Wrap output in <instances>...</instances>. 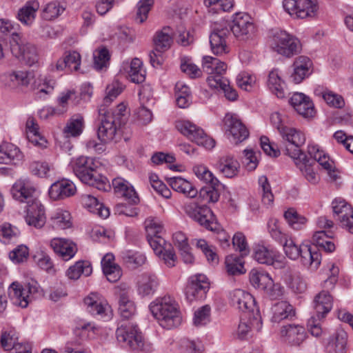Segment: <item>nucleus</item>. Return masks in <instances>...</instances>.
Listing matches in <instances>:
<instances>
[{"label":"nucleus","mask_w":353,"mask_h":353,"mask_svg":"<svg viewBox=\"0 0 353 353\" xmlns=\"http://www.w3.org/2000/svg\"><path fill=\"white\" fill-rule=\"evenodd\" d=\"M203 70L209 74L207 82L212 88H217L219 83L226 79L223 77V74L226 72L227 65L216 58L210 56L204 57Z\"/></svg>","instance_id":"f3484780"},{"label":"nucleus","mask_w":353,"mask_h":353,"mask_svg":"<svg viewBox=\"0 0 353 353\" xmlns=\"http://www.w3.org/2000/svg\"><path fill=\"white\" fill-rule=\"evenodd\" d=\"M210 283L204 274H196L190 277L185 289V295L190 301L203 299L209 289Z\"/></svg>","instance_id":"6ab92c4d"},{"label":"nucleus","mask_w":353,"mask_h":353,"mask_svg":"<svg viewBox=\"0 0 353 353\" xmlns=\"http://www.w3.org/2000/svg\"><path fill=\"white\" fill-rule=\"evenodd\" d=\"M230 30L239 40L252 38L256 32V27L251 17L245 12H236L232 16Z\"/></svg>","instance_id":"2eb2a0df"},{"label":"nucleus","mask_w":353,"mask_h":353,"mask_svg":"<svg viewBox=\"0 0 353 353\" xmlns=\"http://www.w3.org/2000/svg\"><path fill=\"white\" fill-rule=\"evenodd\" d=\"M74 174L85 184L101 191L110 189L108 179L98 170L97 163L93 158L81 156L70 161Z\"/></svg>","instance_id":"7ed1b4c3"},{"label":"nucleus","mask_w":353,"mask_h":353,"mask_svg":"<svg viewBox=\"0 0 353 353\" xmlns=\"http://www.w3.org/2000/svg\"><path fill=\"white\" fill-rule=\"evenodd\" d=\"M147 236H161L163 230V225L157 218L150 217L145 221Z\"/></svg>","instance_id":"052dcab7"},{"label":"nucleus","mask_w":353,"mask_h":353,"mask_svg":"<svg viewBox=\"0 0 353 353\" xmlns=\"http://www.w3.org/2000/svg\"><path fill=\"white\" fill-rule=\"evenodd\" d=\"M279 134L281 137L280 148L285 154L293 159L305 154L301 150L305 142V136L302 131L287 126L280 130Z\"/></svg>","instance_id":"423d86ee"},{"label":"nucleus","mask_w":353,"mask_h":353,"mask_svg":"<svg viewBox=\"0 0 353 353\" xmlns=\"http://www.w3.org/2000/svg\"><path fill=\"white\" fill-rule=\"evenodd\" d=\"M39 292V285L37 281L33 280L26 283L24 285L14 282L9 288V294L14 299V303L23 308L26 307L29 303L36 298Z\"/></svg>","instance_id":"f8f14e48"},{"label":"nucleus","mask_w":353,"mask_h":353,"mask_svg":"<svg viewBox=\"0 0 353 353\" xmlns=\"http://www.w3.org/2000/svg\"><path fill=\"white\" fill-rule=\"evenodd\" d=\"M12 197L26 203V223L36 228H42L46 223L43 206L38 200L37 190L32 182L28 179H19L11 188Z\"/></svg>","instance_id":"f257e3e1"},{"label":"nucleus","mask_w":353,"mask_h":353,"mask_svg":"<svg viewBox=\"0 0 353 353\" xmlns=\"http://www.w3.org/2000/svg\"><path fill=\"white\" fill-rule=\"evenodd\" d=\"M40 7L39 2L37 0H30L27 1L17 12L18 20L27 26H30L36 18L37 12Z\"/></svg>","instance_id":"a878e982"},{"label":"nucleus","mask_w":353,"mask_h":353,"mask_svg":"<svg viewBox=\"0 0 353 353\" xmlns=\"http://www.w3.org/2000/svg\"><path fill=\"white\" fill-rule=\"evenodd\" d=\"M185 214L205 228L213 230L214 214L211 209L205 204H199L195 201L187 203L183 206Z\"/></svg>","instance_id":"4468645a"},{"label":"nucleus","mask_w":353,"mask_h":353,"mask_svg":"<svg viewBox=\"0 0 353 353\" xmlns=\"http://www.w3.org/2000/svg\"><path fill=\"white\" fill-rule=\"evenodd\" d=\"M271 46L274 52L286 57H290L301 50L300 41L285 30H276L273 34Z\"/></svg>","instance_id":"1a4fd4ad"},{"label":"nucleus","mask_w":353,"mask_h":353,"mask_svg":"<svg viewBox=\"0 0 353 353\" xmlns=\"http://www.w3.org/2000/svg\"><path fill=\"white\" fill-rule=\"evenodd\" d=\"M114 256L111 253L106 254L101 260L103 274L111 283L117 282L121 276V270L119 266L114 263Z\"/></svg>","instance_id":"bb28decb"},{"label":"nucleus","mask_w":353,"mask_h":353,"mask_svg":"<svg viewBox=\"0 0 353 353\" xmlns=\"http://www.w3.org/2000/svg\"><path fill=\"white\" fill-rule=\"evenodd\" d=\"M150 310L161 326L172 329L179 326L181 317L175 301L170 296L158 299L150 305Z\"/></svg>","instance_id":"20e7f679"},{"label":"nucleus","mask_w":353,"mask_h":353,"mask_svg":"<svg viewBox=\"0 0 353 353\" xmlns=\"http://www.w3.org/2000/svg\"><path fill=\"white\" fill-rule=\"evenodd\" d=\"M319 6L316 0H298L296 19H305L316 16Z\"/></svg>","instance_id":"ea45409f"},{"label":"nucleus","mask_w":353,"mask_h":353,"mask_svg":"<svg viewBox=\"0 0 353 353\" xmlns=\"http://www.w3.org/2000/svg\"><path fill=\"white\" fill-rule=\"evenodd\" d=\"M65 9L63 3L57 1H51L43 6L41 16L44 20H53L60 16Z\"/></svg>","instance_id":"49530a36"},{"label":"nucleus","mask_w":353,"mask_h":353,"mask_svg":"<svg viewBox=\"0 0 353 353\" xmlns=\"http://www.w3.org/2000/svg\"><path fill=\"white\" fill-rule=\"evenodd\" d=\"M193 170L198 179L210 184V186L203 187L199 192V198L201 201L208 203L217 202L220 197V194L216 188V186L219 185V180L203 165L194 166Z\"/></svg>","instance_id":"6e6552de"},{"label":"nucleus","mask_w":353,"mask_h":353,"mask_svg":"<svg viewBox=\"0 0 353 353\" xmlns=\"http://www.w3.org/2000/svg\"><path fill=\"white\" fill-rule=\"evenodd\" d=\"M312 66L310 59L304 56H300L296 59L293 64V72L291 79L295 83H301L309 74Z\"/></svg>","instance_id":"c756f323"},{"label":"nucleus","mask_w":353,"mask_h":353,"mask_svg":"<svg viewBox=\"0 0 353 353\" xmlns=\"http://www.w3.org/2000/svg\"><path fill=\"white\" fill-rule=\"evenodd\" d=\"M112 186L118 196L125 198L129 203L137 204L139 198L134 188L128 181L122 178H116L112 180Z\"/></svg>","instance_id":"393cba45"},{"label":"nucleus","mask_w":353,"mask_h":353,"mask_svg":"<svg viewBox=\"0 0 353 353\" xmlns=\"http://www.w3.org/2000/svg\"><path fill=\"white\" fill-rule=\"evenodd\" d=\"M272 321L279 323L281 320L291 318L294 316V310L290 304L286 301H281L276 303L273 308Z\"/></svg>","instance_id":"a19ab883"},{"label":"nucleus","mask_w":353,"mask_h":353,"mask_svg":"<svg viewBox=\"0 0 353 353\" xmlns=\"http://www.w3.org/2000/svg\"><path fill=\"white\" fill-rule=\"evenodd\" d=\"M119 312L124 319H129L136 312L134 303L131 301L126 293L120 294L119 301Z\"/></svg>","instance_id":"de8ad7c7"},{"label":"nucleus","mask_w":353,"mask_h":353,"mask_svg":"<svg viewBox=\"0 0 353 353\" xmlns=\"http://www.w3.org/2000/svg\"><path fill=\"white\" fill-rule=\"evenodd\" d=\"M332 236L333 233L331 231L320 230L314 233L312 241L316 247L322 248L326 252H332L334 250L335 245L328 239L332 238Z\"/></svg>","instance_id":"79ce46f5"},{"label":"nucleus","mask_w":353,"mask_h":353,"mask_svg":"<svg viewBox=\"0 0 353 353\" xmlns=\"http://www.w3.org/2000/svg\"><path fill=\"white\" fill-rule=\"evenodd\" d=\"M314 309L319 320L323 319L333 306V297L330 292L322 290L315 295L313 301Z\"/></svg>","instance_id":"b1692460"},{"label":"nucleus","mask_w":353,"mask_h":353,"mask_svg":"<svg viewBox=\"0 0 353 353\" xmlns=\"http://www.w3.org/2000/svg\"><path fill=\"white\" fill-rule=\"evenodd\" d=\"M268 227L269 233L276 241L283 243L287 239L286 234L282 232L276 219H270L268 223Z\"/></svg>","instance_id":"774afa93"},{"label":"nucleus","mask_w":353,"mask_h":353,"mask_svg":"<svg viewBox=\"0 0 353 353\" xmlns=\"http://www.w3.org/2000/svg\"><path fill=\"white\" fill-rule=\"evenodd\" d=\"M92 268L91 265L85 261H78L71 266L67 271V276L69 279H78L81 274L88 276L91 274Z\"/></svg>","instance_id":"09e8293b"},{"label":"nucleus","mask_w":353,"mask_h":353,"mask_svg":"<svg viewBox=\"0 0 353 353\" xmlns=\"http://www.w3.org/2000/svg\"><path fill=\"white\" fill-rule=\"evenodd\" d=\"M154 4V0H140L137 6L136 21L143 23L148 18V13Z\"/></svg>","instance_id":"69168bd1"},{"label":"nucleus","mask_w":353,"mask_h":353,"mask_svg":"<svg viewBox=\"0 0 353 353\" xmlns=\"http://www.w3.org/2000/svg\"><path fill=\"white\" fill-rule=\"evenodd\" d=\"M230 299L233 305L243 312L248 313V318L253 317L257 327L259 328L261 315L259 307L256 305L254 297L248 292L236 289L230 293Z\"/></svg>","instance_id":"9d476101"},{"label":"nucleus","mask_w":353,"mask_h":353,"mask_svg":"<svg viewBox=\"0 0 353 353\" xmlns=\"http://www.w3.org/2000/svg\"><path fill=\"white\" fill-rule=\"evenodd\" d=\"M81 203L90 212L96 214L103 219H106L110 215L109 209L100 203L97 198L90 194L82 195Z\"/></svg>","instance_id":"2f4dec72"},{"label":"nucleus","mask_w":353,"mask_h":353,"mask_svg":"<svg viewBox=\"0 0 353 353\" xmlns=\"http://www.w3.org/2000/svg\"><path fill=\"white\" fill-rule=\"evenodd\" d=\"M224 121L232 141L236 143H241L248 137V130L237 116L228 114Z\"/></svg>","instance_id":"412c9836"},{"label":"nucleus","mask_w":353,"mask_h":353,"mask_svg":"<svg viewBox=\"0 0 353 353\" xmlns=\"http://www.w3.org/2000/svg\"><path fill=\"white\" fill-rule=\"evenodd\" d=\"M50 246L65 261L70 259L77 252L76 245L63 239H53L50 241Z\"/></svg>","instance_id":"cd10ccee"},{"label":"nucleus","mask_w":353,"mask_h":353,"mask_svg":"<svg viewBox=\"0 0 353 353\" xmlns=\"http://www.w3.org/2000/svg\"><path fill=\"white\" fill-rule=\"evenodd\" d=\"M65 67L70 71H78L81 64V55L77 51L68 52L63 57Z\"/></svg>","instance_id":"338daca9"},{"label":"nucleus","mask_w":353,"mask_h":353,"mask_svg":"<svg viewBox=\"0 0 353 353\" xmlns=\"http://www.w3.org/2000/svg\"><path fill=\"white\" fill-rule=\"evenodd\" d=\"M94 68L97 70L107 68L110 63V54L105 48L96 50L93 53Z\"/></svg>","instance_id":"603ef678"},{"label":"nucleus","mask_w":353,"mask_h":353,"mask_svg":"<svg viewBox=\"0 0 353 353\" xmlns=\"http://www.w3.org/2000/svg\"><path fill=\"white\" fill-rule=\"evenodd\" d=\"M347 335L343 330L339 331L329 341L327 349L330 353H346Z\"/></svg>","instance_id":"e433bc0d"},{"label":"nucleus","mask_w":353,"mask_h":353,"mask_svg":"<svg viewBox=\"0 0 353 353\" xmlns=\"http://www.w3.org/2000/svg\"><path fill=\"white\" fill-rule=\"evenodd\" d=\"M259 184L262 190V202L267 206H271L274 201V195L268 178L265 176H260Z\"/></svg>","instance_id":"13d9d810"},{"label":"nucleus","mask_w":353,"mask_h":353,"mask_svg":"<svg viewBox=\"0 0 353 353\" xmlns=\"http://www.w3.org/2000/svg\"><path fill=\"white\" fill-rule=\"evenodd\" d=\"M128 77L134 83H141L145 79V70L143 68L142 61L138 59H133L127 70Z\"/></svg>","instance_id":"58836bf2"},{"label":"nucleus","mask_w":353,"mask_h":353,"mask_svg":"<svg viewBox=\"0 0 353 353\" xmlns=\"http://www.w3.org/2000/svg\"><path fill=\"white\" fill-rule=\"evenodd\" d=\"M283 250L286 256L292 260L301 258L302 264L314 271L321 264V254L307 245H298L291 239H286L283 242Z\"/></svg>","instance_id":"39448f33"},{"label":"nucleus","mask_w":353,"mask_h":353,"mask_svg":"<svg viewBox=\"0 0 353 353\" xmlns=\"http://www.w3.org/2000/svg\"><path fill=\"white\" fill-rule=\"evenodd\" d=\"M216 168L225 177L232 178L237 175L240 164L232 156L221 157L216 164Z\"/></svg>","instance_id":"c85d7f7f"},{"label":"nucleus","mask_w":353,"mask_h":353,"mask_svg":"<svg viewBox=\"0 0 353 353\" xmlns=\"http://www.w3.org/2000/svg\"><path fill=\"white\" fill-rule=\"evenodd\" d=\"M19 235L18 229L12 227L10 223H4L0 228V241L3 243H8L17 239Z\"/></svg>","instance_id":"e2e57ef3"},{"label":"nucleus","mask_w":353,"mask_h":353,"mask_svg":"<svg viewBox=\"0 0 353 353\" xmlns=\"http://www.w3.org/2000/svg\"><path fill=\"white\" fill-rule=\"evenodd\" d=\"M123 85L119 81H114L107 88V95L104 97L103 103L108 108V105L119 96L123 90Z\"/></svg>","instance_id":"0e129e2a"},{"label":"nucleus","mask_w":353,"mask_h":353,"mask_svg":"<svg viewBox=\"0 0 353 353\" xmlns=\"http://www.w3.org/2000/svg\"><path fill=\"white\" fill-rule=\"evenodd\" d=\"M133 323L131 322H126L122 323L119 326L116 330V338L119 344L125 346L127 343H132L129 340L130 335L132 334L133 331Z\"/></svg>","instance_id":"5fc2aeb1"},{"label":"nucleus","mask_w":353,"mask_h":353,"mask_svg":"<svg viewBox=\"0 0 353 353\" xmlns=\"http://www.w3.org/2000/svg\"><path fill=\"white\" fill-rule=\"evenodd\" d=\"M268 85L271 92L278 98H283L285 97V83L281 78L277 69H273L270 72Z\"/></svg>","instance_id":"c9c22d12"},{"label":"nucleus","mask_w":353,"mask_h":353,"mask_svg":"<svg viewBox=\"0 0 353 353\" xmlns=\"http://www.w3.org/2000/svg\"><path fill=\"white\" fill-rule=\"evenodd\" d=\"M51 224L56 230H65L72 226L71 215L63 210H57L51 217Z\"/></svg>","instance_id":"c03bdc74"},{"label":"nucleus","mask_w":353,"mask_h":353,"mask_svg":"<svg viewBox=\"0 0 353 353\" xmlns=\"http://www.w3.org/2000/svg\"><path fill=\"white\" fill-rule=\"evenodd\" d=\"M281 333L287 336L289 343L294 345L301 344L306 337L305 328L300 325H288L283 326Z\"/></svg>","instance_id":"f704fd0d"},{"label":"nucleus","mask_w":353,"mask_h":353,"mask_svg":"<svg viewBox=\"0 0 353 353\" xmlns=\"http://www.w3.org/2000/svg\"><path fill=\"white\" fill-rule=\"evenodd\" d=\"M21 157L19 149L13 144L4 143L0 145V163L16 164Z\"/></svg>","instance_id":"473e14b6"},{"label":"nucleus","mask_w":353,"mask_h":353,"mask_svg":"<svg viewBox=\"0 0 353 353\" xmlns=\"http://www.w3.org/2000/svg\"><path fill=\"white\" fill-rule=\"evenodd\" d=\"M133 331L132 334L130 335V341L132 343H127L125 347H128L132 350H141L144 346V339L141 332L139 330L138 326L133 323Z\"/></svg>","instance_id":"680f3d73"},{"label":"nucleus","mask_w":353,"mask_h":353,"mask_svg":"<svg viewBox=\"0 0 353 353\" xmlns=\"http://www.w3.org/2000/svg\"><path fill=\"white\" fill-rule=\"evenodd\" d=\"M275 252L263 245L257 244L253 248V257L259 263L273 265Z\"/></svg>","instance_id":"4c0bfd02"},{"label":"nucleus","mask_w":353,"mask_h":353,"mask_svg":"<svg viewBox=\"0 0 353 353\" xmlns=\"http://www.w3.org/2000/svg\"><path fill=\"white\" fill-rule=\"evenodd\" d=\"M157 279L154 275L143 274L138 281V292L142 296H148L154 293L157 287Z\"/></svg>","instance_id":"37998d69"},{"label":"nucleus","mask_w":353,"mask_h":353,"mask_svg":"<svg viewBox=\"0 0 353 353\" xmlns=\"http://www.w3.org/2000/svg\"><path fill=\"white\" fill-rule=\"evenodd\" d=\"M168 183L174 190L181 192L188 197L194 198L199 193L192 184L183 178L171 177L168 179Z\"/></svg>","instance_id":"72a5a7b5"},{"label":"nucleus","mask_w":353,"mask_h":353,"mask_svg":"<svg viewBox=\"0 0 353 353\" xmlns=\"http://www.w3.org/2000/svg\"><path fill=\"white\" fill-rule=\"evenodd\" d=\"M291 105L304 117H312L314 114V107L310 97L303 93L293 94L290 99Z\"/></svg>","instance_id":"5701e85b"},{"label":"nucleus","mask_w":353,"mask_h":353,"mask_svg":"<svg viewBox=\"0 0 353 353\" xmlns=\"http://www.w3.org/2000/svg\"><path fill=\"white\" fill-rule=\"evenodd\" d=\"M10 50L14 57L21 58L30 65L37 61L36 47L30 43H24L19 33H12L10 40Z\"/></svg>","instance_id":"dca6fc26"},{"label":"nucleus","mask_w":353,"mask_h":353,"mask_svg":"<svg viewBox=\"0 0 353 353\" xmlns=\"http://www.w3.org/2000/svg\"><path fill=\"white\" fill-rule=\"evenodd\" d=\"M26 133L30 142L35 145L45 146L46 141L39 134L38 124L32 118H29L27 120Z\"/></svg>","instance_id":"a18cd8bd"},{"label":"nucleus","mask_w":353,"mask_h":353,"mask_svg":"<svg viewBox=\"0 0 353 353\" xmlns=\"http://www.w3.org/2000/svg\"><path fill=\"white\" fill-rule=\"evenodd\" d=\"M98 112L97 126L99 139L103 143L117 141V131L121 125L117 122L118 120L114 118L105 105L99 106Z\"/></svg>","instance_id":"0eeeda50"},{"label":"nucleus","mask_w":353,"mask_h":353,"mask_svg":"<svg viewBox=\"0 0 353 353\" xmlns=\"http://www.w3.org/2000/svg\"><path fill=\"white\" fill-rule=\"evenodd\" d=\"M307 152L313 159H309L305 154L293 159L296 166L305 179L312 185H316L319 182L320 177L314 168L316 163H319L327 170L330 179L336 181L339 177V172L335 169L334 163L330 160L329 156L323 150H320L318 145L314 143L308 145Z\"/></svg>","instance_id":"f03ea898"},{"label":"nucleus","mask_w":353,"mask_h":353,"mask_svg":"<svg viewBox=\"0 0 353 353\" xmlns=\"http://www.w3.org/2000/svg\"><path fill=\"white\" fill-rule=\"evenodd\" d=\"M175 127L183 135L198 145H201L208 149H212L214 147V140L209 137L201 128L190 121H177Z\"/></svg>","instance_id":"9b49d317"},{"label":"nucleus","mask_w":353,"mask_h":353,"mask_svg":"<svg viewBox=\"0 0 353 353\" xmlns=\"http://www.w3.org/2000/svg\"><path fill=\"white\" fill-rule=\"evenodd\" d=\"M250 281L255 288L263 291L271 299H276L283 294V288L279 284H274L270 275L265 272L252 270Z\"/></svg>","instance_id":"ddd939ff"},{"label":"nucleus","mask_w":353,"mask_h":353,"mask_svg":"<svg viewBox=\"0 0 353 353\" xmlns=\"http://www.w3.org/2000/svg\"><path fill=\"white\" fill-rule=\"evenodd\" d=\"M33 259L41 269L49 274L55 273L56 270L50 257L43 251H37L33 256Z\"/></svg>","instance_id":"864d4df0"},{"label":"nucleus","mask_w":353,"mask_h":353,"mask_svg":"<svg viewBox=\"0 0 353 353\" xmlns=\"http://www.w3.org/2000/svg\"><path fill=\"white\" fill-rule=\"evenodd\" d=\"M172 30L169 26L164 27L156 32L153 38L155 51L163 53L170 48L172 43Z\"/></svg>","instance_id":"7c9ffc66"},{"label":"nucleus","mask_w":353,"mask_h":353,"mask_svg":"<svg viewBox=\"0 0 353 353\" xmlns=\"http://www.w3.org/2000/svg\"><path fill=\"white\" fill-rule=\"evenodd\" d=\"M84 303L87 305L88 312L93 316L101 319L110 318L111 308L107 301L97 293H91L84 299Z\"/></svg>","instance_id":"aec40b11"},{"label":"nucleus","mask_w":353,"mask_h":353,"mask_svg":"<svg viewBox=\"0 0 353 353\" xmlns=\"http://www.w3.org/2000/svg\"><path fill=\"white\" fill-rule=\"evenodd\" d=\"M229 29L222 24H214L210 35V43L212 52L216 55H222L229 52L226 37Z\"/></svg>","instance_id":"a211bd4d"},{"label":"nucleus","mask_w":353,"mask_h":353,"mask_svg":"<svg viewBox=\"0 0 353 353\" xmlns=\"http://www.w3.org/2000/svg\"><path fill=\"white\" fill-rule=\"evenodd\" d=\"M83 121V119L80 115L72 118L63 130L65 136L69 137L79 135L82 132Z\"/></svg>","instance_id":"6e6d98bb"},{"label":"nucleus","mask_w":353,"mask_h":353,"mask_svg":"<svg viewBox=\"0 0 353 353\" xmlns=\"http://www.w3.org/2000/svg\"><path fill=\"white\" fill-rule=\"evenodd\" d=\"M225 267L229 274H241L245 272L242 256L231 254L225 258Z\"/></svg>","instance_id":"3c124183"},{"label":"nucleus","mask_w":353,"mask_h":353,"mask_svg":"<svg viewBox=\"0 0 353 353\" xmlns=\"http://www.w3.org/2000/svg\"><path fill=\"white\" fill-rule=\"evenodd\" d=\"M339 216L341 226L353 234V209L350 205L345 206L343 211L336 214Z\"/></svg>","instance_id":"bf43d9fd"},{"label":"nucleus","mask_w":353,"mask_h":353,"mask_svg":"<svg viewBox=\"0 0 353 353\" xmlns=\"http://www.w3.org/2000/svg\"><path fill=\"white\" fill-rule=\"evenodd\" d=\"M284 217L288 224L294 230H299L306 224L307 219L294 208H289L284 212Z\"/></svg>","instance_id":"8fccbe9b"},{"label":"nucleus","mask_w":353,"mask_h":353,"mask_svg":"<svg viewBox=\"0 0 353 353\" xmlns=\"http://www.w3.org/2000/svg\"><path fill=\"white\" fill-rule=\"evenodd\" d=\"M29 83L30 79L26 71H14L9 75V85L12 88L27 86Z\"/></svg>","instance_id":"4d7b16f0"},{"label":"nucleus","mask_w":353,"mask_h":353,"mask_svg":"<svg viewBox=\"0 0 353 353\" xmlns=\"http://www.w3.org/2000/svg\"><path fill=\"white\" fill-rule=\"evenodd\" d=\"M76 190V187L71 181L63 179L51 185L48 194L51 199L57 201L73 196Z\"/></svg>","instance_id":"4be33fe9"}]
</instances>
